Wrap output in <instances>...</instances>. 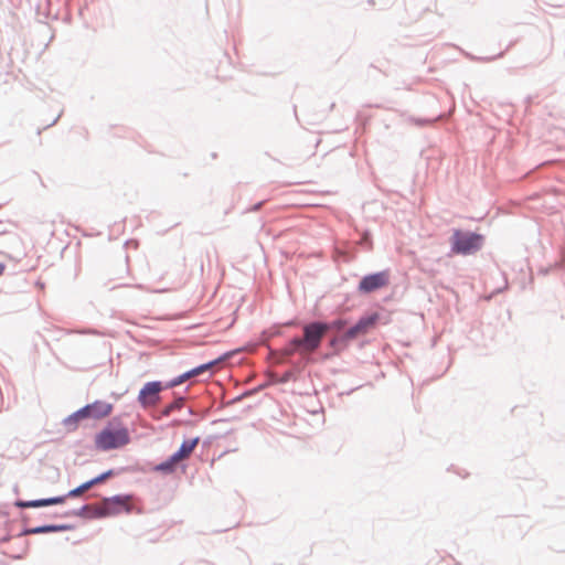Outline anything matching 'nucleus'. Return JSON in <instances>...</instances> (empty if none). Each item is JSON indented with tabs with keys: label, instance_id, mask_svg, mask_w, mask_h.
<instances>
[{
	"label": "nucleus",
	"instance_id": "obj_3",
	"mask_svg": "<svg viewBox=\"0 0 565 565\" xmlns=\"http://www.w3.org/2000/svg\"><path fill=\"white\" fill-rule=\"evenodd\" d=\"M482 243V235L457 230L451 237V250L455 254L468 255L479 250Z\"/></svg>",
	"mask_w": 565,
	"mask_h": 565
},
{
	"label": "nucleus",
	"instance_id": "obj_14",
	"mask_svg": "<svg viewBox=\"0 0 565 565\" xmlns=\"http://www.w3.org/2000/svg\"><path fill=\"white\" fill-rule=\"evenodd\" d=\"M92 488L89 481L87 482H84L83 484H81L79 487L71 490L67 494V497H71V498H75V497H79L81 494H83L85 491L89 490Z\"/></svg>",
	"mask_w": 565,
	"mask_h": 565
},
{
	"label": "nucleus",
	"instance_id": "obj_15",
	"mask_svg": "<svg viewBox=\"0 0 565 565\" xmlns=\"http://www.w3.org/2000/svg\"><path fill=\"white\" fill-rule=\"evenodd\" d=\"M114 476V471L113 470H108L95 478H93L92 480H89V483L92 486V488L96 484H99V483H103L104 481H106L108 478L113 477Z\"/></svg>",
	"mask_w": 565,
	"mask_h": 565
},
{
	"label": "nucleus",
	"instance_id": "obj_1",
	"mask_svg": "<svg viewBox=\"0 0 565 565\" xmlns=\"http://www.w3.org/2000/svg\"><path fill=\"white\" fill-rule=\"evenodd\" d=\"M94 443L97 449L107 451L128 445L130 443V435L126 427L109 424L96 434Z\"/></svg>",
	"mask_w": 565,
	"mask_h": 565
},
{
	"label": "nucleus",
	"instance_id": "obj_2",
	"mask_svg": "<svg viewBox=\"0 0 565 565\" xmlns=\"http://www.w3.org/2000/svg\"><path fill=\"white\" fill-rule=\"evenodd\" d=\"M330 326L321 322H312L303 327V338H295V344H301V353L315 352L329 330Z\"/></svg>",
	"mask_w": 565,
	"mask_h": 565
},
{
	"label": "nucleus",
	"instance_id": "obj_5",
	"mask_svg": "<svg viewBox=\"0 0 565 565\" xmlns=\"http://www.w3.org/2000/svg\"><path fill=\"white\" fill-rule=\"evenodd\" d=\"M131 511L130 497L115 495L113 498L104 499L98 507L99 516L117 515L121 512L129 513Z\"/></svg>",
	"mask_w": 565,
	"mask_h": 565
},
{
	"label": "nucleus",
	"instance_id": "obj_10",
	"mask_svg": "<svg viewBox=\"0 0 565 565\" xmlns=\"http://www.w3.org/2000/svg\"><path fill=\"white\" fill-rule=\"evenodd\" d=\"M200 438L195 437L192 439L184 440L179 448V450L175 452L177 456L182 460H186L190 458L192 452L194 451L195 447L199 445Z\"/></svg>",
	"mask_w": 565,
	"mask_h": 565
},
{
	"label": "nucleus",
	"instance_id": "obj_7",
	"mask_svg": "<svg viewBox=\"0 0 565 565\" xmlns=\"http://www.w3.org/2000/svg\"><path fill=\"white\" fill-rule=\"evenodd\" d=\"M379 319L380 315L376 312L367 317H362L356 322L355 326H353L345 332L344 338L347 340H353L360 335L366 334L371 329H373L376 326Z\"/></svg>",
	"mask_w": 565,
	"mask_h": 565
},
{
	"label": "nucleus",
	"instance_id": "obj_18",
	"mask_svg": "<svg viewBox=\"0 0 565 565\" xmlns=\"http://www.w3.org/2000/svg\"><path fill=\"white\" fill-rule=\"evenodd\" d=\"M344 326H345V321H343V320H337L331 324V327H333L338 330L342 329Z\"/></svg>",
	"mask_w": 565,
	"mask_h": 565
},
{
	"label": "nucleus",
	"instance_id": "obj_4",
	"mask_svg": "<svg viewBox=\"0 0 565 565\" xmlns=\"http://www.w3.org/2000/svg\"><path fill=\"white\" fill-rule=\"evenodd\" d=\"M111 411L113 406L110 404L97 401L74 413L66 419V424H76L78 420L87 417L103 418L108 416Z\"/></svg>",
	"mask_w": 565,
	"mask_h": 565
},
{
	"label": "nucleus",
	"instance_id": "obj_9",
	"mask_svg": "<svg viewBox=\"0 0 565 565\" xmlns=\"http://www.w3.org/2000/svg\"><path fill=\"white\" fill-rule=\"evenodd\" d=\"M65 497H55L50 499H40V500H32V501H17L15 505L21 509L26 508H41V507H47V505H54V504H61L64 503Z\"/></svg>",
	"mask_w": 565,
	"mask_h": 565
},
{
	"label": "nucleus",
	"instance_id": "obj_8",
	"mask_svg": "<svg viewBox=\"0 0 565 565\" xmlns=\"http://www.w3.org/2000/svg\"><path fill=\"white\" fill-rule=\"evenodd\" d=\"M160 391L161 384L159 382L147 383L139 393V403L145 407L156 405L159 401Z\"/></svg>",
	"mask_w": 565,
	"mask_h": 565
},
{
	"label": "nucleus",
	"instance_id": "obj_13",
	"mask_svg": "<svg viewBox=\"0 0 565 565\" xmlns=\"http://www.w3.org/2000/svg\"><path fill=\"white\" fill-rule=\"evenodd\" d=\"M61 529H62L61 526H56V525H44V526H38L34 529H30L26 531V533H29V534L47 533V532H55Z\"/></svg>",
	"mask_w": 565,
	"mask_h": 565
},
{
	"label": "nucleus",
	"instance_id": "obj_16",
	"mask_svg": "<svg viewBox=\"0 0 565 565\" xmlns=\"http://www.w3.org/2000/svg\"><path fill=\"white\" fill-rule=\"evenodd\" d=\"M297 351L301 353V344H295V339H292L289 342V344L284 349V353L288 356L292 355Z\"/></svg>",
	"mask_w": 565,
	"mask_h": 565
},
{
	"label": "nucleus",
	"instance_id": "obj_17",
	"mask_svg": "<svg viewBox=\"0 0 565 565\" xmlns=\"http://www.w3.org/2000/svg\"><path fill=\"white\" fill-rule=\"evenodd\" d=\"M182 405V399H179V401H175L174 403H172L171 405H169L166 409H164V414L166 415H169L174 408H180Z\"/></svg>",
	"mask_w": 565,
	"mask_h": 565
},
{
	"label": "nucleus",
	"instance_id": "obj_11",
	"mask_svg": "<svg viewBox=\"0 0 565 565\" xmlns=\"http://www.w3.org/2000/svg\"><path fill=\"white\" fill-rule=\"evenodd\" d=\"M182 462V460L174 452L170 456L166 461L159 463L154 470L163 473H172L177 470L178 466Z\"/></svg>",
	"mask_w": 565,
	"mask_h": 565
},
{
	"label": "nucleus",
	"instance_id": "obj_19",
	"mask_svg": "<svg viewBox=\"0 0 565 565\" xmlns=\"http://www.w3.org/2000/svg\"><path fill=\"white\" fill-rule=\"evenodd\" d=\"M4 269H6V265L0 264V276L4 273Z\"/></svg>",
	"mask_w": 565,
	"mask_h": 565
},
{
	"label": "nucleus",
	"instance_id": "obj_12",
	"mask_svg": "<svg viewBox=\"0 0 565 565\" xmlns=\"http://www.w3.org/2000/svg\"><path fill=\"white\" fill-rule=\"evenodd\" d=\"M222 359H220L221 361ZM218 362V360L216 361H212V362H209V363H205V364H202L184 374H182L179 379L178 382H175V384H180V383H183L184 381L189 380L190 377H193V376H196V375H200L202 374L203 372L210 370L212 366H214L216 363Z\"/></svg>",
	"mask_w": 565,
	"mask_h": 565
},
{
	"label": "nucleus",
	"instance_id": "obj_6",
	"mask_svg": "<svg viewBox=\"0 0 565 565\" xmlns=\"http://www.w3.org/2000/svg\"><path fill=\"white\" fill-rule=\"evenodd\" d=\"M390 284V271L383 270L380 273L371 274L361 279L359 282V291L362 294H370L386 287Z\"/></svg>",
	"mask_w": 565,
	"mask_h": 565
}]
</instances>
